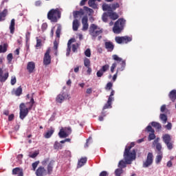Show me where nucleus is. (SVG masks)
I'll return each mask as SVG.
<instances>
[{
  "label": "nucleus",
  "mask_w": 176,
  "mask_h": 176,
  "mask_svg": "<svg viewBox=\"0 0 176 176\" xmlns=\"http://www.w3.org/2000/svg\"><path fill=\"white\" fill-rule=\"evenodd\" d=\"M84 65L85 67H86V68H89V67H91L90 59L87 58H84Z\"/></svg>",
  "instance_id": "nucleus-37"
},
{
  "label": "nucleus",
  "mask_w": 176,
  "mask_h": 176,
  "mask_svg": "<svg viewBox=\"0 0 176 176\" xmlns=\"http://www.w3.org/2000/svg\"><path fill=\"white\" fill-rule=\"evenodd\" d=\"M104 47L107 49V52H113V49H115V45L111 41H106L104 43Z\"/></svg>",
  "instance_id": "nucleus-19"
},
{
  "label": "nucleus",
  "mask_w": 176,
  "mask_h": 176,
  "mask_svg": "<svg viewBox=\"0 0 176 176\" xmlns=\"http://www.w3.org/2000/svg\"><path fill=\"white\" fill-rule=\"evenodd\" d=\"M8 43L0 45V53H6V52H8Z\"/></svg>",
  "instance_id": "nucleus-31"
},
{
  "label": "nucleus",
  "mask_w": 176,
  "mask_h": 176,
  "mask_svg": "<svg viewBox=\"0 0 176 176\" xmlns=\"http://www.w3.org/2000/svg\"><path fill=\"white\" fill-rule=\"evenodd\" d=\"M64 100H65V95L64 94H60L56 98V102L58 104H62Z\"/></svg>",
  "instance_id": "nucleus-25"
},
{
  "label": "nucleus",
  "mask_w": 176,
  "mask_h": 176,
  "mask_svg": "<svg viewBox=\"0 0 176 176\" xmlns=\"http://www.w3.org/2000/svg\"><path fill=\"white\" fill-rule=\"evenodd\" d=\"M107 12L109 14V17L111 20H118V19H119V15L118 14V13H116L113 11H107Z\"/></svg>",
  "instance_id": "nucleus-23"
},
{
  "label": "nucleus",
  "mask_w": 176,
  "mask_h": 176,
  "mask_svg": "<svg viewBox=\"0 0 176 176\" xmlns=\"http://www.w3.org/2000/svg\"><path fill=\"white\" fill-rule=\"evenodd\" d=\"M38 165H39V161H36L32 163V166L33 171H35V170H36V167H38Z\"/></svg>",
  "instance_id": "nucleus-46"
},
{
  "label": "nucleus",
  "mask_w": 176,
  "mask_h": 176,
  "mask_svg": "<svg viewBox=\"0 0 176 176\" xmlns=\"http://www.w3.org/2000/svg\"><path fill=\"white\" fill-rule=\"evenodd\" d=\"M113 96H115V91L111 90V94L109 96L107 102L103 107V109H108L112 108V101H113Z\"/></svg>",
  "instance_id": "nucleus-14"
},
{
  "label": "nucleus",
  "mask_w": 176,
  "mask_h": 176,
  "mask_svg": "<svg viewBox=\"0 0 176 176\" xmlns=\"http://www.w3.org/2000/svg\"><path fill=\"white\" fill-rule=\"evenodd\" d=\"M78 47H79V44L78 43H76V44H73L72 46V50L74 53H75V52H76V50H78Z\"/></svg>",
  "instance_id": "nucleus-45"
},
{
  "label": "nucleus",
  "mask_w": 176,
  "mask_h": 176,
  "mask_svg": "<svg viewBox=\"0 0 176 176\" xmlns=\"http://www.w3.org/2000/svg\"><path fill=\"white\" fill-rule=\"evenodd\" d=\"M54 166V161L51 160L50 162L47 166V170L43 166H39L37 170H36L35 174L36 176H46L52 175L53 173V167Z\"/></svg>",
  "instance_id": "nucleus-3"
},
{
  "label": "nucleus",
  "mask_w": 176,
  "mask_h": 176,
  "mask_svg": "<svg viewBox=\"0 0 176 176\" xmlns=\"http://www.w3.org/2000/svg\"><path fill=\"white\" fill-rule=\"evenodd\" d=\"M153 163V154L148 153L146 161L143 163V167L146 168L148 166H151Z\"/></svg>",
  "instance_id": "nucleus-15"
},
{
  "label": "nucleus",
  "mask_w": 176,
  "mask_h": 176,
  "mask_svg": "<svg viewBox=\"0 0 176 176\" xmlns=\"http://www.w3.org/2000/svg\"><path fill=\"white\" fill-rule=\"evenodd\" d=\"M108 17H109L108 12H104L102 14V21H104V23H107L108 21Z\"/></svg>",
  "instance_id": "nucleus-38"
},
{
  "label": "nucleus",
  "mask_w": 176,
  "mask_h": 176,
  "mask_svg": "<svg viewBox=\"0 0 176 176\" xmlns=\"http://www.w3.org/2000/svg\"><path fill=\"white\" fill-rule=\"evenodd\" d=\"M103 30L101 28H99L97 25L92 23L90 25L89 28V34L91 35V36L92 37V39L95 40L96 38L98 37V41H100L101 39V38H102L101 35V34H102Z\"/></svg>",
  "instance_id": "nucleus-5"
},
{
  "label": "nucleus",
  "mask_w": 176,
  "mask_h": 176,
  "mask_svg": "<svg viewBox=\"0 0 176 176\" xmlns=\"http://www.w3.org/2000/svg\"><path fill=\"white\" fill-rule=\"evenodd\" d=\"M2 64H3V58H0V65H2ZM8 78L9 73L7 72L3 75V70H2V68L0 67V82H1L2 83L6 82Z\"/></svg>",
  "instance_id": "nucleus-12"
},
{
  "label": "nucleus",
  "mask_w": 176,
  "mask_h": 176,
  "mask_svg": "<svg viewBox=\"0 0 176 176\" xmlns=\"http://www.w3.org/2000/svg\"><path fill=\"white\" fill-rule=\"evenodd\" d=\"M54 149H63V145L60 144L58 142H55L54 144Z\"/></svg>",
  "instance_id": "nucleus-40"
},
{
  "label": "nucleus",
  "mask_w": 176,
  "mask_h": 176,
  "mask_svg": "<svg viewBox=\"0 0 176 176\" xmlns=\"http://www.w3.org/2000/svg\"><path fill=\"white\" fill-rule=\"evenodd\" d=\"M168 97L172 102H175L176 100V89H173L170 91Z\"/></svg>",
  "instance_id": "nucleus-24"
},
{
  "label": "nucleus",
  "mask_w": 176,
  "mask_h": 176,
  "mask_svg": "<svg viewBox=\"0 0 176 176\" xmlns=\"http://www.w3.org/2000/svg\"><path fill=\"white\" fill-rule=\"evenodd\" d=\"M60 138H67L68 137V133L65 132V129H61L58 133Z\"/></svg>",
  "instance_id": "nucleus-28"
},
{
  "label": "nucleus",
  "mask_w": 176,
  "mask_h": 176,
  "mask_svg": "<svg viewBox=\"0 0 176 176\" xmlns=\"http://www.w3.org/2000/svg\"><path fill=\"white\" fill-rule=\"evenodd\" d=\"M84 10H85V12H89V13H94V10L91 8H89L87 6H84Z\"/></svg>",
  "instance_id": "nucleus-51"
},
{
  "label": "nucleus",
  "mask_w": 176,
  "mask_h": 176,
  "mask_svg": "<svg viewBox=\"0 0 176 176\" xmlns=\"http://www.w3.org/2000/svg\"><path fill=\"white\" fill-rule=\"evenodd\" d=\"M82 31H87L89 30V18L87 16H84L82 19Z\"/></svg>",
  "instance_id": "nucleus-17"
},
{
  "label": "nucleus",
  "mask_w": 176,
  "mask_h": 176,
  "mask_svg": "<svg viewBox=\"0 0 176 176\" xmlns=\"http://www.w3.org/2000/svg\"><path fill=\"white\" fill-rule=\"evenodd\" d=\"M87 0H82L80 3V6H85Z\"/></svg>",
  "instance_id": "nucleus-63"
},
{
  "label": "nucleus",
  "mask_w": 176,
  "mask_h": 176,
  "mask_svg": "<svg viewBox=\"0 0 176 176\" xmlns=\"http://www.w3.org/2000/svg\"><path fill=\"white\" fill-rule=\"evenodd\" d=\"M99 176H108V172L103 170L100 173Z\"/></svg>",
  "instance_id": "nucleus-60"
},
{
  "label": "nucleus",
  "mask_w": 176,
  "mask_h": 176,
  "mask_svg": "<svg viewBox=\"0 0 176 176\" xmlns=\"http://www.w3.org/2000/svg\"><path fill=\"white\" fill-rule=\"evenodd\" d=\"M134 145H135L134 144V142H131V144L128 146H126L125 148L124 152L127 151V152H130V151L131 150V148H133L134 146Z\"/></svg>",
  "instance_id": "nucleus-44"
},
{
  "label": "nucleus",
  "mask_w": 176,
  "mask_h": 176,
  "mask_svg": "<svg viewBox=\"0 0 176 176\" xmlns=\"http://www.w3.org/2000/svg\"><path fill=\"white\" fill-rule=\"evenodd\" d=\"M7 14L8 10H3L1 12H0V21H5Z\"/></svg>",
  "instance_id": "nucleus-29"
},
{
  "label": "nucleus",
  "mask_w": 176,
  "mask_h": 176,
  "mask_svg": "<svg viewBox=\"0 0 176 176\" xmlns=\"http://www.w3.org/2000/svg\"><path fill=\"white\" fill-rule=\"evenodd\" d=\"M26 104H29L30 107H27L25 103H21L19 105V118L21 120H24V119H25V117L28 116L30 111L32 109V107L35 104V100H34V96H32V97H30V101L29 102H27Z\"/></svg>",
  "instance_id": "nucleus-2"
},
{
  "label": "nucleus",
  "mask_w": 176,
  "mask_h": 176,
  "mask_svg": "<svg viewBox=\"0 0 176 176\" xmlns=\"http://www.w3.org/2000/svg\"><path fill=\"white\" fill-rule=\"evenodd\" d=\"M86 93L87 94H91V93H93V89L91 88H88L86 90Z\"/></svg>",
  "instance_id": "nucleus-62"
},
{
  "label": "nucleus",
  "mask_w": 176,
  "mask_h": 176,
  "mask_svg": "<svg viewBox=\"0 0 176 176\" xmlns=\"http://www.w3.org/2000/svg\"><path fill=\"white\" fill-rule=\"evenodd\" d=\"M109 69V65L106 64L102 66L101 69L97 72L96 76L98 78H101L104 75V73L107 72V71H108Z\"/></svg>",
  "instance_id": "nucleus-16"
},
{
  "label": "nucleus",
  "mask_w": 176,
  "mask_h": 176,
  "mask_svg": "<svg viewBox=\"0 0 176 176\" xmlns=\"http://www.w3.org/2000/svg\"><path fill=\"white\" fill-rule=\"evenodd\" d=\"M50 52H52V50L50 47L47 48L46 50V52L44 54L43 58V64L44 65H49L50 63H52V56H50Z\"/></svg>",
  "instance_id": "nucleus-13"
},
{
  "label": "nucleus",
  "mask_w": 176,
  "mask_h": 176,
  "mask_svg": "<svg viewBox=\"0 0 176 176\" xmlns=\"http://www.w3.org/2000/svg\"><path fill=\"white\" fill-rule=\"evenodd\" d=\"M53 49L54 50H58V43L56 41H54Z\"/></svg>",
  "instance_id": "nucleus-56"
},
{
  "label": "nucleus",
  "mask_w": 176,
  "mask_h": 176,
  "mask_svg": "<svg viewBox=\"0 0 176 176\" xmlns=\"http://www.w3.org/2000/svg\"><path fill=\"white\" fill-rule=\"evenodd\" d=\"M136 155L135 149H133L131 152L126 151L124 152V159L128 164H131L133 160H135Z\"/></svg>",
  "instance_id": "nucleus-8"
},
{
  "label": "nucleus",
  "mask_w": 176,
  "mask_h": 176,
  "mask_svg": "<svg viewBox=\"0 0 176 176\" xmlns=\"http://www.w3.org/2000/svg\"><path fill=\"white\" fill-rule=\"evenodd\" d=\"M151 126L153 127H155V129H156V130H162V124L159 122H153L151 123Z\"/></svg>",
  "instance_id": "nucleus-34"
},
{
  "label": "nucleus",
  "mask_w": 176,
  "mask_h": 176,
  "mask_svg": "<svg viewBox=\"0 0 176 176\" xmlns=\"http://www.w3.org/2000/svg\"><path fill=\"white\" fill-rule=\"evenodd\" d=\"M65 131L68 134V135H69V134L72 133V129H71V127H65Z\"/></svg>",
  "instance_id": "nucleus-54"
},
{
  "label": "nucleus",
  "mask_w": 176,
  "mask_h": 176,
  "mask_svg": "<svg viewBox=\"0 0 176 176\" xmlns=\"http://www.w3.org/2000/svg\"><path fill=\"white\" fill-rule=\"evenodd\" d=\"M73 31H77L79 28V21L78 19H74L73 21Z\"/></svg>",
  "instance_id": "nucleus-32"
},
{
  "label": "nucleus",
  "mask_w": 176,
  "mask_h": 176,
  "mask_svg": "<svg viewBox=\"0 0 176 176\" xmlns=\"http://www.w3.org/2000/svg\"><path fill=\"white\" fill-rule=\"evenodd\" d=\"M166 130H171L173 128V124L171 122H168V124L165 126Z\"/></svg>",
  "instance_id": "nucleus-55"
},
{
  "label": "nucleus",
  "mask_w": 176,
  "mask_h": 176,
  "mask_svg": "<svg viewBox=\"0 0 176 176\" xmlns=\"http://www.w3.org/2000/svg\"><path fill=\"white\" fill-rule=\"evenodd\" d=\"M27 70L29 74H32L35 71V63L32 61L29 62L27 65Z\"/></svg>",
  "instance_id": "nucleus-20"
},
{
  "label": "nucleus",
  "mask_w": 176,
  "mask_h": 176,
  "mask_svg": "<svg viewBox=\"0 0 176 176\" xmlns=\"http://www.w3.org/2000/svg\"><path fill=\"white\" fill-rule=\"evenodd\" d=\"M14 119V114H11L8 116V120L9 122H12Z\"/></svg>",
  "instance_id": "nucleus-61"
},
{
  "label": "nucleus",
  "mask_w": 176,
  "mask_h": 176,
  "mask_svg": "<svg viewBox=\"0 0 176 176\" xmlns=\"http://www.w3.org/2000/svg\"><path fill=\"white\" fill-rule=\"evenodd\" d=\"M65 142H71V139L69 138H66L64 140H61L60 142V144H65Z\"/></svg>",
  "instance_id": "nucleus-58"
},
{
  "label": "nucleus",
  "mask_w": 176,
  "mask_h": 176,
  "mask_svg": "<svg viewBox=\"0 0 176 176\" xmlns=\"http://www.w3.org/2000/svg\"><path fill=\"white\" fill-rule=\"evenodd\" d=\"M12 175L24 176V172H23V168L19 167L13 168Z\"/></svg>",
  "instance_id": "nucleus-18"
},
{
  "label": "nucleus",
  "mask_w": 176,
  "mask_h": 176,
  "mask_svg": "<svg viewBox=\"0 0 176 176\" xmlns=\"http://www.w3.org/2000/svg\"><path fill=\"white\" fill-rule=\"evenodd\" d=\"M146 130L148 131V133H155V129H152V126L151 125H148L146 126Z\"/></svg>",
  "instance_id": "nucleus-52"
},
{
  "label": "nucleus",
  "mask_w": 176,
  "mask_h": 176,
  "mask_svg": "<svg viewBox=\"0 0 176 176\" xmlns=\"http://www.w3.org/2000/svg\"><path fill=\"white\" fill-rule=\"evenodd\" d=\"M113 60H114L116 62H114L111 67L110 71L111 74H113L115 72V69L117 67V74H119V72H122V71H124V69L126 68V60H123L122 58L118 57V55L114 54L112 56Z\"/></svg>",
  "instance_id": "nucleus-1"
},
{
  "label": "nucleus",
  "mask_w": 176,
  "mask_h": 176,
  "mask_svg": "<svg viewBox=\"0 0 176 176\" xmlns=\"http://www.w3.org/2000/svg\"><path fill=\"white\" fill-rule=\"evenodd\" d=\"M160 138H157L153 142V146H155V153H157V156L155 157L156 164H159L163 159V151H162V149H163V147L162 146V144L160 142Z\"/></svg>",
  "instance_id": "nucleus-4"
},
{
  "label": "nucleus",
  "mask_w": 176,
  "mask_h": 176,
  "mask_svg": "<svg viewBox=\"0 0 176 176\" xmlns=\"http://www.w3.org/2000/svg\"><path fill=\"white\" fill-rule=\"evenodd\" d=\"M42 46V40L41 39H36V47H41Z\"/></svg>",
  "instance_id": "nucleus-53"
},
{
  "label": "nucleus",
  "mask_w": 176,
  "mask_h": 176,
  "mask_svg": "<svg viewBox=\"0 0 176 176\" xmlns=\"http://www.w3.org/2000/svg\"><path fill=\"white\" fill-rule=\"evenodd\" d=\"M12 96H16V97H20V95L23 94V88L21 87V86H19L16 89H14L12 91Z\"/></svg>",
  "instance_id": "nucleus-21"
},
{
  "label": "nucleus",
  "mask_w": 176,
  "mask_h": 176,
  "mask_svg": "<svg viewBox=\"0 0 176 176\" xmlns=\"http://www.w3.org/2000/svg\"><path fill=\"white\" fill-rule=\"evenodd\" d=\"M61 34V25H58L57 27L56 31V38H60V34Z\"/></svg>",
  "instance_id": "nucleus-41"
},
{
  "label": "nucleus",
  "mask_w": 176,
  "mask_h": 176,
  "mask_svg": "<svg viewBox=\"0 0 176 176\" xmlns=\"http://www.w3.org/2000/svg\"><path fill=\"white\" fill-rule=\"evenodd\" d=\"M124 24H126V21L123 19H119L114 23L113 32H114V34H120V32H122L124 28Z\"/></svg>",
  "instance_id": "nucleus-7"
},
{
  "label": "nucleus",
  "mask_w": 176,
  "mask_h": 176,
  "mask_svg": "<svg viewBox=\"0 0 176 176\" xmlns=\"http://www.w3.org/2000/svg\"><path fill=\"white\" fill-rule=\"evenodd\" d=\"M115 41L116 43L121 45V43H129V42H131V41H133V38L129 36H116L115 38Z\"/></svg>",
  "instance_id": "nucleus-10"
},
{
  "label": "nucleus",
  "mask_w": 176,
  "mask_h": 176,
  "mask_svg": "<svg viewBox=\"0 0 176 176\" xmlns=\"http://www.w3.org/2000/svg\"><path fill=\"white\" fill-rule=\"evenodd\" d=\"M54 134V128L50 127L45 133L43 134L44 138L49 139Z\"/></svg>",
  "instance_id": "nucleus-22"
},
{
  "label": "nucleus",
  "mask_w": 176,
  "mask_h": 176,
  "mask_svg": "<svg viewBox=\"0 0 176 176\" xmlns=\"http://www.w3.org/2000/svg\"><path fill=\"white\" fill-rule=\"evenodd\" d=\"M85 56H86V57H91V51L90 50V48H88L85 51Z\"/></svg>",
  "instance_id": "nucleus-48"
},
{
  "label": "nucleus",
  "mask_w": 176,
  "mask_h": 176,
  "mask_svg": "<svg viewBox=\"0 0 176 176\" xmlns=\"http://www.w3.org/2000/svg\"><path fill=\"white\" fill-rule=\"evenodd\" d=\"M156 138V135H155V132H151L148 135V141H152Z\"/></svg>",
  "instance_id": "nucleus-39"
},
{
  "label": "nucleus",
  "mask_w": 176,
  "mask_h": 176,
  "mask_svg": "<svg viewBox=\"0 0 176 176\" xmlns=\"http://www.w3.org/2000/svg\"><path fill=\"white\" fill-rule=\"evenodd\" d=\"M134 145H135L134 144V142H131V144L128 146H126L125 148L124 152L127 151V152H130V151L131 150V148H133L134 146Z\"/></svg>",
  "instance_id": "nucleus-43"
},
{
  "label": "nucleus",
  "mask_w": 176,
  "mask_h": 176,
  "mask_svg": "<svg viewBox=\"0 0 176 176\" xmlns=\"http://www.w3.org/2000/svg\"><path fill=\"white\" fill-rule=\"evenodd\" d=\"M7 60L9 61V63L12 62V60H13V54H9L7 56Z\"/></svg>",
  "instance_id": "nucleus-57"
},
{
  "label": "nucleus",
  "mask_w": 176,
  "mask_h": 176,
  "mask_svg": "<svg viewBox=\"0 0 176 176\" xmlns=\"http://www.w3.org/2000/svg\"><path fill=\"white\" fill-rule=\"evenodd\" d=\"M160 111L161 112H164V111H166V104H164L161 107Z\"/></svg>",
  "instance_id": "nucleus-64"
},
{
  "label": "nucleus",
  "mask_w": 176,
  "mask_h": 176,
  "mask_svg": "<svg viewBox=\"0 0 176 176\" xmlns=\"http://www.w3.org/2000/svg\"><path fill=\"white\" fill-rule=\"evenodd\" d=\"M160 118L162 121V123L164 124H166L167 123V116L166 114H160Z\"/></svg>",
  "instance_id": "nucleus-35"
},
{
  "label": "nucleus",
  "mask_w": 176,
  "mask_h": 176,
  "mask_svg": "<svg viewBox=\"0 0 176 176\" xmlns=\"http://www.w3.org/2000/svg\"><path fill=\"white\" fill-rule=\"evenodd\" d=\"M103 12H113L116 9L120 8V5L118 3H114L113 4L103 3L102 6Z\"/></svg>",
  "instance_id": "nucleus-9"
},
{
  "label": "nucleus",
  "mask_w": 176,
  "mask_h": 176,
  "mask_svg": "<svg viewBox=\"0 0 176 176\" xmlns=\"http://www.w3.org/2000/svg\"><path fill=\"white\" fill-rule=\"evenodd\" d=\"M88 5L90 8H92V9L98 8V6L96 4V0H89Z\"/></svg>",
  "instance_id": "nucleus-33"
},
{
  "label": "nucleus",
  "mask_w": 176,
  "mask_h": 176,
  "mask_svg": "<svg viewBox=\"0 0 176 176\" xmlns=\"http://www.w3.org/2000/svg\"><path fill=\"white\" fill-rule=\"evenodd\" d=\"M74 42H75V38H71L69 40L68 43H67V46H71V45L72 43H74Z\"/></svg>",
  "instance_id": "nucleus-59"
},
{
  "label": "nucleus",
  "mask_w": 176,
  "mask_h": 176,
  "mask_svg": "<svg viewBox=\"0 0 176 176\" xmlns=\"http://www.w3.org/2000/svg\"><path fill=\"white\" fill-rule=\"evenodd\" d=\"M85 14V12L83 11V9H80L79 11H74L73 12V16L74 19H78L79 16H83Z\"/></svg>",
  "instance_id": "nucleus-27"
},
{
  "label": "nucleus",
  "mask_w": 176,
  "mask_h": 176,
  "mask_svg": "<svg viewBox=\"0 0 176 176\" xmlns=\"http://www.w3.org/2000/svg\"><path fill=\"white\" fill-rule=\"evenodd\" d=\"M162 140L164 144L166 145L168 149L171 151L173 149V143L171 142V136L168 134H164L162 135Z\"/></svg>",
  "instance_id": "nucleus-11"
},
{
  "label": "nucleus",
  "mask_w": 176,
  "mask_h": 176,
  "mask_svg": "<svg viewBox=\"0 0 176 176\" xmlns=\"http://www.w3.org/2000/svg\"><path fill=\"white\" fill-rule=\"evenodd\" d=\"M86 163H87V157L81 158L80 160H78V166H77L78 168H80V167H83V166H85Z\"/></svg>",
  "instance_id": "nucleus-26"
},
{
  "label": "nucleus",
  "mask_w": 176,
  "mask_h": 176,
  "mask_svg": "<svg viewBox=\"0 0 176 176\" xmlns=\"http://www.w3.org/2000/svg\"><path fill=\"white\" fill-rule=\"evenodd\" d=\"M50 162V158H45V159H44V160L42 161L41 164H42L43 166H46V165L47 164V163H48V164H49Z\"/></svg>",
  "instance_id": "nucleus-49"
},
{
  "label": "nucleus",
  "mask_w": 176,
  "mask_h": 176,
  "mask_svg": "<svg viewBox=\"0 0 176 176\" xmlns=\"http://www.w3.org/2000/svg\"><path fill=\"white\" fill-rule=\"evenodd\" d=\"M112 86H113V84H112V82H109L107 84V85L105 87V89L111 90V89H112Z\"/></svg>",
  "instance_id": "nucleus-50"
},
{
  "label": "nucleus",
  "mask_w": 176,
  "mask_h": 176,
  "mask_svg": "<svg viewBox=\"0 0 176 176\" xmlns=\"http://www.w3.org/2000/svg\"><path fill=\"white\" fill-rule=\"evenodd\" d=\"M14 25H16V20L12 19L10 25V34H14Z\"/></svg>",
  "instance_id": "nucleus-30"
},
{
  "label": "nucleus",
  "mask_w": 176,
  "mask_h": 176,
  "mask_svg": "<svg viewBox=\"0 0 176 176\" xmlns=\"http://www.w3.org/2000/svg\"><path fill=\"white\" fill-rule=\"evenodd\" d=\"M17 82V80L16 78V76H13L11 77V80H10V83L12 85V86H14V85H16V82Z\"/></svg>",
  "instance_id": "nucleus-47"
},
{
  "label": "nucleus",
  "mask_w": 176,
  "mask_h": 176,
  "mask_svg": "<svg viewBox=\"0 0 176 176\" xmlns=\"http://www.w3.org/2000/svg\"><path fill=\"white\" fill-rule=\"evenodd\" d=\"M127 162L126 161L120 160L118 164V167H120V168H124Z\"/></svg>",
  "instance_id": "nucleus-36"
},
{
  "label": "nucleus",
  "mask_w": 176,
  "mask_h": 176,
  "mask_svg": "<svg viewBox=\"0 0 176 176\" xmlns=\"http://www.w3.org/2000/svg\"><path fill=\"white\" fill-rule=\"evenodd\" d=\"M47 19L52 23H57L61 19V11L58 8L52 9L47 13Z\"/></svg>",
  "instance_id": "nucleus-6"
},
{
  "label": "nucleus",
  "mask_w": 176,
  "mask_h": 176,
  "mask_svg": "<svg viewBox=\"0 0 176 176\" xmlns=\"http://www.w3.org/2000/svg\"><path fill=\"white\" fill-rule=\"evenodd\" d=\"M115 174L116 176L122 175V174H123V169H122V168L116 169L115 171Z\"/></svg>",
  "instance_id": "nucleus-42"
}]
</instances>
